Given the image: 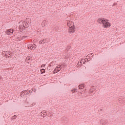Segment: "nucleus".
<instances>
[{
    "label": "nucleus",
    "mask_w": 125,
    "mask_h": 125,
    "mask_svg": "<svg viewBox=\"0 0 125 125\" xmlns=\"http://www.w3.org/2000/svg\"><path fill=\"white\" fill-rule=\"evenodd\" d=\"M14 118H16V115L14 116L13 117V119H14Z\"/></svg>",
    "instance_id": "11"
},
{
    "label": "nucleus",
    "mask_w": 125,
    "mask_h": 125,
    "mask_svg": "<svg viewBox=\"0 0 125 125\" xmlns=\"http://www.w3.org/2000/svg\"><path fill=\"white\" fill-rule=\"evenodd\" d=\"M61 69H62V68L61 67V65L57 66L55 70L53 71L54 74L60 72V71H61Z\"/></svg>",
    "instance_id": "4"
},
{
    "label": "nucleus",
    "mask_w": 125,
    "mask_h": 125,
    "mask_svg": "<svg viewBox=\"0 0 125 125\" xmlns=\"http://www.w3.org/2000/svg\"><path fill=\"white\" fill-rule=\"evenodd\" d=\"M89 55H88L87 56H88Z\"/></svg>",
    "instance_id": "12"
},
{
    "label": "nucleus",
    "mask_w": 125,
    "mask_h": 125,
    "mask_svg": "<svg viewBox=\"0 0 125 125\" xmlns=\"http://www.w3.org/2000/svg\"><path fill=\"white\" fill-rule=\"evenodd\" d=\"M7 35H12L13 34V30L8 29L7 31L6 32Z\"/></svg>",
    "instance_id": "6"
},
{
    "label": "nucleus",
    "mask_w": 125,
    "mask_h": 125,
    "mask_svg": "<svg viewBox=\"0 0 125 125\" xmlns=\"http://www.w3.org/2000/svg\"><path fill=\"white\" fill-rule=\"evenodd\" d=\"M98 22L100 23V24H101V23L103 24V27L104 28H110L111 26V24L108 22V21L105 20L104 19H99L98 20Z\"/></svg>",
    "instance_id": "1"
},
{
    "label": "nucleus",
    "mask_w": 125,
    "mask_h": 125,
    "mask_svg": "<svg viewBox=\"0 0 125 125\" xmlns=\"http://www.w3.org/2000/svg\"><path fill=\"white\" fill-rule=\"evenodd\" d=\"M67 26L69 27V29H68V33L69 34H74V33H75V30L76 29L75 26L73 25L72 26H70V21H68Z\"/></svg>",
    "instance_id": "2"
},
{
    "label": "nucleus",
    "mask_w": 125,
    "mask_h": 125,
    "mask_svg": "<svg viewBox=\"0 0 125 125\" xmlns=\"http://www.w3.org/2000/svg\"><path fill=\"white\" fill-rule=\"evenodd\" d=\"M28 49H36V44H31L28 46Z\"/></svg>",
    "instance_id": "5"
},
{
    "label": "nucleus",
    "mask_w": 125,
    "mask_h": 125,
    "mask_svg": "<svg viewBox=\"0 0 125 125\" xmlns=\"http://www.w3.org/2000/svg\"><path fill=\"white\" fill-rule=\"evenodd\" d=\"M31 25V23L29 21H24L22 22V25L21 26L22 29L24 28H29L30 25Z\"/></svg>",
    "instance_id": "3"
},
{
    "label": "nucleus",
    "mask_w": 125,
    "mask_h": 125,
    "mask_svg": "<svg viewBox=\"0 0 125 125\" xmlns=\"http://www.w3.org/2000/svg\"><path fill=\"white\" fill-rule=\"evenodd\" d=\"M83 87H84V86H83V84H81V85H79V88L80 89L83 88Z\"/></svg>",
    "instance_id": "7"
},
{
    "label": "nucleus",
    "mask_w": 125,
    "mask_h": 125,
    "mask_svg": "<svg viewBox=\"0 0 125 125\" xmlns=\"http://www.w3.org/2000/svg\"><path fill=\"white\" fill-rule=\"evenodd\" d=\"M42 67H45V64H42L41 67L42 68Z\"/></svg>",
    "instance_id": "9"
},
{
    "label": "nucleus",
    "mask_w": 125,
    "mask_h": 125,
    "mask_svg": "<svg viewBox=\"0 0 125 125\" xmlns=\"http://www.w3.org/2000/svg\"><path fill=\"white\" fill-rule=\"evenodd\" d=\"M44 42V40H42V42L41 41L39 42L40 43H42V42Z\"/></svg>",
    "instance_id": "10"
},
{
    "label": "nucleus",
    "mask_w": 125,
    "mask_h": 125,
    "mask_svg": "<svg viewBox=\"0 0 125 125\" xmlns=\"http://www.w3.org/2000/svg\"><path fill=\"white\" fill-rule=\"evenodd\" d=\"M41 74H44V73H45V70H44V69H42L41 70Z\"/></svg>",
    "instance_id": "8"
}]
</instances>
